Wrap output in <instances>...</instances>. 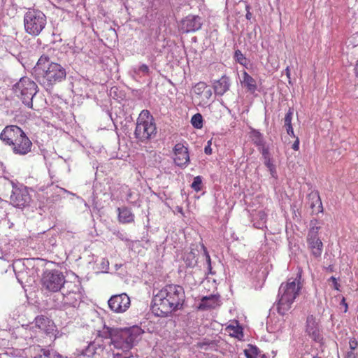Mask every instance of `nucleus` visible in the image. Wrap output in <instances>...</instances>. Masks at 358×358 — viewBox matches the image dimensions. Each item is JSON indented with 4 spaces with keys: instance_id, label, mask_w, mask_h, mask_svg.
<instances>
[{
    "instance_id": "8",
    "label": "nucleus",
    "mask_w": 358,
    "mask_h": 358,
    "mask_svg": "<svg viewBox=\"0 0 358 358\" xmlns=\"http://www.w3.org/2000/svg\"><path fill=\"white\" fill-rule=\"evenodd\" d=\"M81 287L80 284L73 282H66L64 287L62 296V301L56 306L58 308H66L68 307H78L82 301V294L80 292Z\"/></svg>"
},
{
    "instance_id": "18",
    "label": "nucleus",
    "mask_w": 358,
    "mask_h": 358,
    "mask_svg": "<svg viewBox=\"0 0 358 358\" xmlns=\"http://www.w3.org/2000/svg\"><path fill=\"white\" fill-rule=\"evenodd\" d=\"M241 82L243 87H245L251 94L255 93L257 90V85L256 80L246 71H243Z\"/></svg>"
},
{
    "instance_id": "30",
    "label": "nucleus",
    "mask_w": 358,
    "mask_h": 358,
    "mask_svg": "<svg viewBox=\"0 0 358 358\" xmlns=\"http://www.w3.org/2000/svg\"><path fill=\"white\" fill-rule=\"evenodd\" d=\"M234 57L236 60L241 64L245 66L247 64V59L242 54L241 50H237L235 51Z\"/></svg>"
},
{
    "instance_id": "40",
    "label": "nucleus",
    "mask_w": 358,
    "mask_h": 358,
    "mask_svg": "<svg viewBox=\"0 0 358 358\" xmlns=\"http://www.w3.org/2000/svg\"><path fill=\"white\" fill-rule=\"evenodd\" d=\"M292 148L294 150H298L299 148V141L298 138H296V140L295 141V142L293 143L292 145Z\"/></svg>"
},
{
    "instance_id": "29",
    "label": "nucleus",
    "mask_w": 358,
    "mask_h": 358,
    "mask_svg": "<svg viewBox=\"0 0 358 358\" xmlns=\"http://www.w3.org/2000/svg\"><path fill=\"white\" fill-rule=\"evenodd\" d=\"M306 332L309 336L313 335V316L310 315L306 320Z\"/></svg>"
},
{
    "instance_id": "26",
    "label": "nucleus",
    "mask_w": 358,
    "mask_h": 358,
    "mask_svg": "<svg viewBox=\"0 0 358 358\" xmlns=\"http://www.w3.org/2000/svg\"><path fill=\"white\" fill-rule=\"evenodd\" d=\"M191 123L194 128L201 129L203 127V117L200 113L194 115L191 119Z\"/></svg>"
},
{
    "instance_id": "25",
    "label": "nucleus",
    "mask_w": 358,
    "mask_h": 358,
    "mask_svg": "<svg viewBox=\"0 0 358 358\" xmlns=\"http://www.w3.org/2000/svg\"><path fill=\"white\" fill-rule=\"evenodd\" d=\"M196 346L201 350H207L208 349L215 348L216 345L213 341L205 339L202 341L198 342Z\"/></svg>"
},
{
    "instance_id": "42",
    "label": "nucleus",
    "mask_w": 358,
    "mask_h": 358,
    "mask_svg": "<svg viewBox=\"0 0 358 358\" xmlns=\"http://www.w3.org/2000/svg\"><path fill=\"white\" fill-rule=\"evenodd\" d=\"M354 72H355V76L358 78V58H357V60L356 62V64H355V66L354 68Z\"/></svg>"
},
{
    "instance_id": "27",
    "label": "nucleus",
    "mask_w": 358,
    "mask_h": 358,
    "mask_svg": "<svg viewBox=\"0 0 358 358\" xmlns=\"http://www.w3.org/2000/svg\"><path fill=\"white\" fill-rule=\"evenodd\" d=\"M191 187L196 192L201 190L202 188V178L200 176L194 178L193 182L191 185Z\"/></svg>"
},
{
    "instance_id": "41",
    "label": "nucleus",
    "mask_w": 358,
    "mask_h": 358,
    "mask_svg": "<svg viewBox=\"0 0 358 358\" xmlns=\"http://www.w3.org/2000/svg\"><path fill=\"white\" fill-rule=\"evenodd\" d=\"M318 201H320V204L318 206V211L320 213H323L324 211V209H323V206H322V201L320 199V196L318 195Z\"/></svg>"
},
{
    "instance_id": "31",
    "label": "nucleus",
    "mask_w": 358,
    "mask_h": 358,
    "mask_svg": "<svg viewBox=\"0 0 358 358\" xmlns=\"http://www.w3.org/2000/svg\"><path fill=\"white\" fill-rule=\"evenodd\" d=\"M252 134L255 143L258 145H262L263 143V139L261 133L258 131L254 130Z\"/></svg>"
},
{
    "instance_id": "36",
    "label": "nucleus",
    "mask_w": 358,
    "mask_h": 358,
    "mask_svg": "<svg viewBox=\"0 0 358 358\" xmlns=\"http://www.w3.org/2000/svg\"><path fill=\"white\" fill-rule=\"evenodd\" d=\"M349 345L351 350H355L358 347V342L357 339L353 337L350 339Z\"/></svg>"
},
{
    "instance_id": "46",
    "label": "nucleus",
    "mask_w": 358,
    "mask_h": 358,
    "mask_svg": "<svg viewBox=\"0 0 358 358\" xmlns=\"http://www.w3.org/2000/svg\"><path fill=\"white\" fill-rule=\"evenodd\" d=\"M327 269H329L330 271H333V266L329 265V266H328Z\"/></svg>"
},
{
    "instance_id": "17",
    "label": "nucleus",
    "mask_w": 358,
    "mask_h": 358,
    "mask_svg": "<svg viewBox=\"0 0 358 358\" xmlns=\"http://www.w3.org/2000/svg\"><path fill=\"white\" fill-rule=\"evenodd\" d=\"M213 87L215 94L222 96L229 90V78L226 76H222L219 80L213 81Z\"/></svg>"
},
{
    "instance_id": "50",
    "label": "nucleus",
    "mask_w": 358,
    "mask_h": 358,
    "mask_svg": "<svg viewBox=\"0 0 358 358\" xmlns=\"http://www.w3.org/2000/svg\"><path fill=\"white\" fill-rule=\"evenodd\" d=\"M310 207L311 208H313V203H311L310 204Z\"/></svg>"
},
{
    "instance_id": "6",
    "label": "nucleus",
    "mask_w": 358,
    "mask_h": 358,
    "mask_svg": "<svg viewBox=\"0 0 358 358\" xmlns=\"http://www.w3.org/2000/svg\"><path fill=\"white\" fill-rule=\"evenodd\" d=\"M23 22L25 32L36 37L45 28L47 17L38 9L29 8L24 15Z\"/></svg>"
},
{
    "instance_id": "13",
    "label": "nucleus",
    "mask_w": 358,
    "mask_h": 358,
    "mask_svg": "<svg viewBox=\"0 0 358 358\" xmlns=\"http://www.w3.org/2000/svg\"><path fill=\"white\" fill-rule=\"evenodd\" d=\"M32 328H37L46 335H54L56 331V326L53 321L44 315L35 318L34 326Z\"/></svg>"
},
{
    "instance_id": "35",
    "label": "nucleus",
    "mask_w": 358,
    "mask_h": 358,
    "mask_svg": "<svg viewBox=\"0 0 358 358\" xmlns=\"http://www.w3.org/2000/svg\"><path fill=\"white\" fill-rule=\"evenodd\" d=\"M138 72H141L145 75H148L150 73V69L148 65L142 64L139 66Z\"/></svg>"
},
{
    "instance_id": "53",
    "label": "nucleus",
    "mask_w": 358,
    "mask_h": 358,
    "mask_svg": "<svg viewBox=\"0 0 358 358\" xmlns=\"http://www.w3.org/2000/svg\"><path fill=\"white\" fill-rule=\"evenodd\" d=\"M353 355V352L349 353V356Z\"/></svg>"
},
{
    "instance_id": "1",
    "label": "nucleus",
    "mask_w": 358,
    "mask_h": 358,
    "mask_svg": "<svg viewBox=\"0 0 358 358\" xmlns=\"http://www.w3.org/2000/svg\"><path fill=\"white\" fill-rule=\"evenodd\" d=\"M185 294L182 287L177 285H167L153 297V310H159L157 315L166 316L169 313L181 308Z\"/></svg>"
},
{
    "instance_id": "10",
    "label": "nucleus",
    "mask_w": 358,
    "mask_h": 358,
    "mask_svg": "<svg viewBox=\"0 0 358 358\" xmlns=\"http://www.w3.org/2000/svg\"><path fill=\"white\" fill-rule=\"evenodd\" d=\"M31 196L27 187H13L10 195V203L17 208H23L29 205Z\"/></svg>"
},
{
    "instance_id": "55",
    "label": "nucleus",
    "mask_w": 358,
    "mask_h": 358,
    "mask_svg": "<svg viewBox=\"0 0 358 358\" xmlns=\"http://www.w3.org/2000/svg\"><path fill=\"white\" fill-rule=\"evenodd\" d=\"M312 358H313V357H312Z\"/></svg>"
},
{
    "instance_id": "37",
    "label": "nucleus",
    "mask_w": 358,
    "mask_h": 358,
    "mask_svg": "<svg viewBox=\"0 0 358 358\" xmlns=\"http://www.w3.org/2000/svg\"><path fill=\"white\" fill-rule=\"evenodd\" d=\"M204 252H205V255H206V262L208 264V268L209 271L212 273V272H211V269H212L211 260H210V255H209L208 252L206 251V250H204Z\"/></svg>"
},
{
    "instance_id": "20",
    "label": "nucleus",
    "mask_w": 358,
    "mask_h": 358,
    "mask_svg": "<svg viewBox=\"0 0 358 358\" xmlns=\"http://www.w3.org/2000/svg\"><path fill=\"white\" fill-rule=\"evenodd\" d=\"M118 219L122 223H131L134 221V215L127 207L117 208Z\"/></svg>"
},
{
    "instance_id": "3",
    "label": "nucleus",
    "mask_w": 358,
    "mask_h": 358,
    "mask_svg": "<svg viewBox=\"0 0 358 358\" xmlns=\"http://www.w3.org/2000/svg\"><path fill=\"white\" fill-rule=\"evenodd\" d=\"M38 81L45 87L51 88L55 84L66 78V69L59 64L50 62L47 55H42L34 68Z\"/></svg>"
},
{
    "instance_id": "45",
    "label": "nucleus",
    "mask_w": 358,
    "mask_h": 358,
    "mask_svg": "<svg viewBox=\"0 0 358 358\" xmlns=\"http://www.w3.org/2000/svg\"><path fill=\"white\" fill-rule=\"evenodd\" d=\"M252 14L250 12H248L246 14V18L250 20L251 18Z\"/></svg>"
},
{
    "instance_id": "24",
    "label": "nucleus",
    "mask_w": 358,
    "mask_h": 358,
    "mask_svg": "<svg viewBox=\"0 0 358 358\" xmlns=\"http://www.w3.org/2000/svg\"><path fill=\"white\" fill-rule=\"evenodd\" d=\"M259 352L258 348L252 345H248L244 350L245 355L247 358H257Z\"/></svg>"
},
{
    "instance_id": "22",
    "label": "nucleus",
    "mask_w": 358,
    "mask_h": 358,
    "mask_svg": "<svg viewBox=\"0 0 358 358\" xmlns=\"http://www.w3.org/2000/svg\"><path fill=\"white\" fill-rule=\"evenodd\" d=\"M34 358H63V357L54 350L42 348L34 355Z\"/></svg>"
},
{
    "instance_id": "21",
    "label": "nucleus",
    "mask_w": 358,
    "mask_h": 358,
    "mask_svg": "<svg viewBox=\"0 0 358 358\" xmlns=\"http://www.w3.org/2000/svg\"><path fill=\"white\" fill-rule=\"evenodd\" d=\"M219 305V299L215 295H210L202 298L199 304V308L204 310L207 308H214Z\"/></svg>"
},
{
    "instance_id": "39",
    "label": "nucleus",
    "mask_w": 358,
    "mask_h": 358,
    "mask_svg": "<svg viewBox=\"0 0 358 358\" xmlns=\"http://www.w3.org/2000/svg\"><path fill=\"white\" fill-rule=\"evenodd\" d=\"M210 141L208 142V145L204 148V152L206 155H210L212 153V148L210 147Z\"/></svg>"
},
{
    "instance_id": "9",
    "label": "nucleus",
    "mask_w": 358,
    "mask_h": 358,
    "mask_svg": "<svg viewBox=\"0 0 358 358\" xmlns=\"http://www.w3.org/2000/svg\"><path fill=\"white\" fill-rule=\"evenodd\" d=\"M65 278L63 273L57 270H47L42 275L41 284L44 289L56 292L66 286Z\"/></svg>"
},
{
    "instance_id": "2",
    "label": "nucleus",
    "mask_w": 358,
    "mask_h": 358,
    "mask_svg": "<svg viewBox=\"0 0 358 358\" xmlns=\"http://www.w3.org/2000/svg\"><path fill=\"white\" fill-rule=\"evenodd\" d=\"M142 334L141 329L138 326L129 328H115L104 325L99 335L105 338L110 339V344L116 349L129 351L139 339Z\"/></svg>"
},
{
    "instance_id": "23",
    "label": "nucleus",
    "mask_w": 358,
    "mask_h": 358,
    "mask_svg": "<svg viewBox=\"0 0 358 358\" xmlns=\"http://www.w3.org/2000/svg\"><path fill=\"white\" fill-rule=\"evenodd\" d=\"M293 113V110L289 108L284 118V127H285L288 135L295 137L292 125Z\"/></svg>"
},
{
    "instance_id": "11",
    "label": "nucleus",
    "mask_w": 358,
    "mask_h": 358,
    "mask_svg": "<svg viewBox=\"0 0 358 358\" xmlns=\"http://www.w3.org/2000/svg\"><path fill=\"white\" fill-rule=\"evenodd\" d=\"M108 307L113 313H123L131 305V300L126 293L113 295L108 301Z\"/></svg>"
},
{
    "instance_id": "7",
    "label": "nucleus",
    "mask_w": 358,
    "mask_h": 358,
    "mask_svg": "<svg viewBox=\"0 0 358 358\" xmlns=\"http://www.w3.org/2000/svg\"><path fill=\"white\" fill-rule=\"evenodd\" d=\"M15 94L29 108H32L33 97L37 92V85L29 78L22 77L13 87Z\"/></svg>"
},
{
    "instance_id": "5",
    "label": "nucleus",
    "mask_w": 358,
    "mask_h": 358,
    "mask_svg": "<svg viewBox=\"0 0 358 358\" xmlns=\"http://www.w3.org/2000/svg\"><path fill=\"white\" fill-rule=\"evenodd\" d=\"M157 127L153 117L148 110H143L136 120L134 136L141 142H147L154 138Z\"/></svg>"
},
{
    "instance_id": "19",
    "label": "nucleus",
    "mask_w": 358,
    "mask_h": 358,
    "mask_svg": "<svg viewBox=\"0 0 358 358\" xmlns=\"http://www.w3.org/2000/svg\"><path fill=\"white\" fill-rule=\"evenodd\" d=\"M225 330L231 337H234L238 340H242L243 338V329L237 321L233 322L231 324L228 325Z\"/></svg>"
},
{
    "instance_id": "33",
    "label": "nucleus",
    "mask_w": 358,
    "mask_h": 358,
    "mask_svg": "<svg viewBox=\"0 0 358 358\" xmlns=\"http://www.w3.org/2000/svg\"><path fill=\"white\" fill-rule=\"evenodd\" d=\"M317 248L318 252H315V257H317V256H320L322 253V247H323V243L320 240V239H317L315 243V248Z\"/></svg>"
},
{
    "instance_id": "16",
    "label": "nucleus",
    "mask_w": 358,
    "mask_h": 358,
    "mask_svg": "<svg viewBox=\"0 0 358 358\" xmlns=\"http://www.w3.org/2000/svg\"><path fill=\"white\" fill-rule=\"evenodd\" d=\"M201 25V18L197 15H188L181 22V29L187 33L200 29Z\"/></svg>"
},
{
    "instance_id": "51",
    "label": "nucleus",
    "mask_w": 358,
    "mask_h": 358,
    "mask_svg": "<svg viewBox=\"0 0 358 358\" xmlns=\"http://www.w3.org/2000/svg\"><path fill=\"white\" fill-rule=\"evenodd\" d=\"M108 264H108V261H106V267H108Z\"/></svg>"
},
{
    "instance_id": "44",
    "label": "nucleus",
    "mask_w": 358,
    "mask_h": 358,
    "mask_svg": "<svg viewBox=\"0 0 358 358\" xmlns=\"http://www.w3.org/2000/svg\"><path fill=\"white\" fill-rule=\"evenodd\" d=\"M285 73H286V76L287 77L290 79V70H289V67L287 66L285 69ZM289 83H291V81L290 80H289Z\"/></svg>"
},
{
    "instance_id": "34",
    "label": "nucleus",
    "mask_w": 358,
    "mask_h": 358,
    "mask_svg": "<svg viewBox=\"0 0 358 358\" xmlns=\"http://www.w3.org/2000/svg\"><path fill=\"white\" fill-rule=\"evenodd\" d=\"M262 154L264 161L271 159V157L269 153V150H268V148L263 147L262 150Z\"/></svg>"
},
{
    "instance_id": "14",
    "label": "nucleus",
    "mask_w": 358,
    "mask_h": 358,
    "mask_svg": "<svg viewBox=\"0 0 358 358\" xmlns=\"http://www.w3.org/2000/svg\"><path fill=\"white\" fill-rule=\"evenodd\" d=\"M10 147L15 154L25 155L31 152L32 143L24 133Z\"/></svg>"
},
{
    "instance_id": "48",
    "label": "nucleus",
    "mask_w": 358,
    "mask_h": 358,
    "mask_svg": "<svg viewBox=\"0 0 358 358\" xmlns=\"http://www.w3.org/2000/svg\"><path fill=\"white\" fill-rule=\"evenodd\" d=\"M310 239L308 238V241H310ZM309 245H310V248H313V245H312V243L310 241H309Z\"/></svg>"
},
{
    "instance_id": "43",
    "label": "nucleus",
    "mask_w": 358,
    "mask_h": 358,
    "mask_svg": "<svg viewBox=\"0 0 358 358\" xmlns=\"http://www.w3.org/2000/svg\"><path fill=\"white\" fill-rule=\"evenodd\" d=\"M341 304H343L345 306L344 312L346 313L348 311V303L345 302V299L344 297H343V299L341 301Z\"/></svg>"
},
{
    "instance_id": "4",
    "label": "nucleus",
    "mask_w": 358,
    "mask_h": 358,
    "mask_svg": "<svg viewBox=\"0 0 358 358\" xmlns=\"http://www.w3.org/2000/svg\"><path fill=\"white\" fill-rule=\"evenodd\" d=\"M300 275L296 278H290L287 282L282 283L278 289V301L277 303L278 312L285 315L292 307L300 290Z\"/></svg>"
},
{
    "instance_id": "49",
    "label": "nucleus",
    "mask_w": 358,
    "mask_h": 358,
    "mask_svg": "<svg viewBox=\"0 0 358 358\" xmlns=\"http://www.w3.org/2000/svg\"><path fill=\"white\" fill-rule=\"evenodd\" d=\"M208 94H209V96H210L212 94V92L210 90L208 91Z\"/></svg>"
},
{
    "instance_id": "32",
    "label": "nucleus",
    "mask_w": 358,
    "mask_h": 358,
    "mask_svg": "<svg viewBox=\"0 0 358 358\" xmlns=\"http://www.w3.org/2000/svg\"><path fill=\"white\" fill-rule=\"evenodd\" d=\"M206 88H207V85L203 82H200L195 85L194 92H195V93L200 94Z\"/></svg>"
},
{
    "instance_id": "52",
    "label": "nucleus",
    "mask_w": 358,
    "mask_h": 358,
    "mask_svg": "<svg viewBox=\"0 0 358 358\" xmlns=\"http://www.w3.org/2000/svg\"><path fill=\"white\" fill-rule=\"evenodd\" d=\"M264 216V214H263L262 216L261 217L262 220H264V217H263Z\"/></svg>"
},
{
    "instance_id": "47",
    "label": "nucleus",
    "mask_w": 358,
    "mask_h": 358,
    "mask_svg": "<svg viewBox=\"0 0 358 358\" xmlns=\"http://www.w3.org/2000/svg\"><path fill=\"white\" fill-rule=\"evenodd\" d=\"M60 2H70L71 0H59Z\"/></svg>"
},
{
    "instance_id": "54",
    "label": "nucleus",
    "mask_w": 358,
    "mask_h": 358,
    "mask_svg": "<svg viewBox=\"0 0 358 358\" xmlns=\"http://www.w3.org/2000/svg\"><path fill=\"white\" fill-rule=\"evenodd\" d=\"M0 358H2V355L1 354H0Z\"/></svg>"
},
{
    "instance_id": "15",
    "label": "nucleus",
    "mask_w": 358,
    "mask_h": 358,
    "mask_svg": "<svg viewBox=\"0 0 358 358\" xmlns=\"http://www.w3.org/2000/svg\"><path fill=\"white\" fill-rule=\"evenodd\" d=\"M173 160L175 164L180 167H185L189 162L187 148L182 143H177L174 148Z\"/></svg>"
},
{
    "instance_id": "12",
    "label": "nucleus",
    "mask_w": 358,
    "mask_h": 358,
    "mask_svg": "<svg viewBox=\"0 0 358 358\" xmlns=\"http://www.w3.org/2000/svg\"><path fill=\"white\" fill-rule=\"evenodd\" d=\"M24 133L23 130L16 125L6 126L0 134V139L6 145L11 146Z\"/></svg>"
},
{
    "instance_id": "28",
    "label": "nucleus",
    "mask_w": 358,
    "mask_h": 358,
    "mask_svg": "<svg viewBox=\"0 0 358 358\" xmlns=\"http://www.w3.org/2000/svg\"><path fill=\"white\" fill-rule=\"evenodd\" d=\"M264 164L268 169L271 176L273 178H276L277 177V173H276L275 166L273 164V163L272 162L271 159L265 160L264 161Z\"/></svg>"
},
{
    "instance_id": "38",
    "label": "nucleus",
    "mask_w": 358,
    "mask_h": 358,
    "mask_svg": "<svg viewBox=\"0 0 358 358\" xmlns=\"http://www.w3.org/2000/svg\"><path fill=\"white\" fill-rule=\"evenodd\" d=\"M329 280H330V281H331V282H332V283H333V286H334V289H335L336 290H338H338H339V288H340V285H339V284H338V282H337V279H336L335 277L332 276V277H331V278H329Z\"/></svg>"
}]
</instances>
